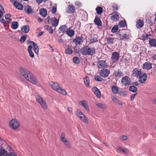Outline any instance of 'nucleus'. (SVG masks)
Returning a JSON list of instances; mask_svg holds the SVG:
<instances>
[{"label":"nucleus","instance_id":"f257e3e1","mask_svg":"<svg viewBox=\"0 0 156 156\" xmlns=\"http://www.w3.org/2000/svg\"><path fill=\"white\" fill-rule=\"evenodd\" d=\"M19 69L21 74L27 80L38 86H40V84L38 83L37 80L30 71L22 67H20Z\"/></svg>","mask_w":156,"mask_h":156},{"label":"nucleus","instance_id":"f03ea898","mask_svg":"<svg viewBox=\"0 0 156 156\" xmlns=\"http://www.w3.org/2000/svg\"><path fill=\"white\" fill-rule=\"evenodd\" d=\"M49 85L53 90L57 92L58 93L61 94L63 95H67V94L66 90L63 89L60 86L59 83H58L50 82L49 83Z\"/></svg>","mask_w":156,"mask_h":156},{"label":"nucleus","instance_id":"7ed1b4c3","mask_svg":"<svg viewBox=\"0 0 156 156\" xmlns=\"http://www.w3.org/2000/svg\"><path fill=\"white\" fill-rule=\"evenodd\" d=\"M81 51L83 55L92 56L95 53L96 50L93 48H90L88 46H84L81 49Z\"/></svg>","mask_w":156,"mask_h":156},{"label":"nucleus","instance_id":"20e7f679","mask_svg":"<svg viewBox=\"0 0 156 156\" xmlns=\"http://www.w3.org/2000/svg\"><path fill=\"white\" fill-rule=\"evenodd\" d=\"M56 15L58 17V19H56L55 17L50 18V17L48 16L45 19V21L47 22L48 23L51 24L53 27H56L58 24V20L60 17L59 14H57Z\"/></svg>","mask_w":156,"mask_h":156},{"label":"nucleus","instance_id":"39448f33","mask_svg":"<svg viewBox=\"0 0 156 156\" xmlns=\"http://www.w3.org/2000/svg\"><path fill=\"white\" fill-rule=\"evenodd\" d=\"M76 116L83 122L86 123H88L87 118L83 113L80 110L77 109L76 112Z\"/></svg>","mask_w":156,"mask_h":156},{"label":"nucleus","instance_id":"423d86ee","mask_svg":"<svg viewBox=\"0 0 156 156\" xmlns=\"http://www.w3.org/2000/svg\"><path fill=\"white\" fill-rule=\"evenodd\" d=\"M20 124V122L15 119H12L9 122V126L10 127L15 130L19 128Z\"/></svg>","mask_w":156,"mask_h":156},{"label":"nucleus","instance_id":"0eeeda50","mask_svg":"<svg viewBox=\"0 0 156 156\" xmlns=\"http://www.w3.org/2000/svg\"><path fill=\"white\" fill-rule=\"evenodd\" d=\"M65 134L62 133H61L60 137V140L63 144L68 148H70L71 146L69 141L65 138Z\"/></svg>","mask_w":156,"mask_h":156},{"label":"nucleus","instance_id":"6e6552de","mask_svg":"<svg viewBox=\"0 0 156 156\" xmlns=\"http://www.w3.org/2000/svg\"><path fill=\"white\" fill-rule=\"evenodd\" d=\"M97 66L99 69H104L109 67V66L107 64L106 61L103 60L98 61L97 62Z\"/></svg>","mask_w":156,"mask_h":156},{"label":"nucleus","instance_id":"1a4fd4ad","mask_svg":"<svg viewBox=\"0 0 156 156\" xmlns=\"http://www.w3.org/2000/svg\"><path fill=\"white\" fill-rule=\"evenodd\" d=\"M130 79L127 76L123 77L121 81L122 84L125 86L129 85L131 82Z\"/></svg>","mask_w":156,"mask_h":156},{"label":"nucleus","instance_id":"9d476101","mask_svg":"<svg viewBox=\"0 0 156 156\" xmlns=\"http://www.w3.org/2000/svg\"><path fill=\"white\" fill-rule=\"evenodd\" d=\"M100 76L104 78L107 77L110 74L109 71L107 69H101L99 71Z\"/></svg>","mask_w":156,"mask_h":156},{"label":"nucleus","instance_id":"9b49d317","mask_svg":"<svg viewBox=\"0 0 156 156\" xmlns=\"http://www.w3.org/2000/svg\"><path fill=\"white\" fill-rule=\"evenodd\" d=\"M119 53L116 52H114L112 53L111 59L113 62H117L119 60Z\"/></svg>","mask_w":156,"mask_h":156},{"label":"nucleus","instance_id":"f8f14e48","mask_svg":"<svg viewBox=\"0 0 156 156\" xmlns=\"http://www.w3.org/2000/svg\"><path fill=\"white\" fill-rule=\"evenodd\" d=\"M133 75L135 77H138L141 75V70L139 68H136L132 72Z\"/></svg>","mask_w":156,"mask_h":156},{"label":"nucleus","instance_id":"ddd939ff","mask_svg":"<svg viewBox=\"0 0 156 156\" xmlns=\"http://www.w3.org/2000/svg\"><path fill=\"white\" fill-rule=\"evenodd\" d=\"M142 68L146 70H149L152 68V64L149 62H145L142 66Z\"/></svg>","mask_w":156,"mask_h":156},{"label":"nucleus","instance_id":"4468645a","mask_svg":"<svg viewBox=\"0 0 156 156\" xmlns=\"http://www.w3.org/2000/svg\"><path fill=\"white\" fill-rule=\"evenodd\" d=\"M91 90L98 98H101V92L97 87H93Z\"/></svg>","mask_w":156,"mask_h":156},{"label":"nucleus","instance_id":"2eb2a0df","mask_svg":"<svg viewBox=\"0 0 156 156\" xmlns=\"http://www.w3.org/2000/svg\"><path fill=\"white\" fill-rule=\"evenodd\" d=\"M138 81L140 83H144L146 80L147 76L146 73H144L142 75H141L139 77Z\"/></svg>","mask_w":156,"mask_h":156},{"label":"nucleus","instance_id":"dca6fc26","mask_svg":"<svg viewBox=\"0 0 156 156\" xmlns=\"http://www.w3.org/2000/svg\"><path fill=\"white\" fill-rule=\"evenodd\" d=\"M83 42V38L82 37H76L73 41V42L76 46L81 44Z\"/></svg>","mask_w":156,"mask_h":156},{"label":"nucleus","instance_id":"f3484780","mask_svg":"<svg viewBox=\"0 0 156 156\" xmlns=\"http://www.w3.org/2000/svg\"><path fill=\"white\" fill-rule=\"evenodd\" d=\"M111 15V19L112 21L116 22L119 20V16L117 12H115L112 13Z\"/></svg>","mask_w":156,"mask_h":156},{"label":"nucleus","instance_id":"a211bd4d","mask_svg":"<svg viewBox=\"0 0 156 156\" xmlns=\"http://www.w3.org/2000/svg\"><path fill=\"white\" fill-rule=\"evenodd\" d=\"M24 10L28 14H32L34 13L33 9L30 6L28 5L25 6Z\"/></svg>","mask_w":156,"mask_h":156},{"label":"nucleus","instance_id":"6ab92c4d","mask_svg":"<svg viewBox=\"0 0 156 156\" xmlns=\"http://www.w3.org/2000/svg\"><path fill=\"white\" fill-rule=\"evenodd\" d=\"M75 11L74 6L72 5H69L67 8L66 12L68 13H73Z\"/></svg>","mask_w":156,"mask_h":156},{"label":"nucleus","instance_id":"aec40b11","mask_svg":"<svg viewBox=\"0 0 156 156\" xmlns=\"http://www.w3.org/2000/svg\"><path fill=\"white\" fill-rule=\"evenodd\" d=\"M79 104L83 107L86 110L88 111H89V109L86 101L85 100L80 101L79 102Z\"/></svg>","mask_w":156,"mask_h":156},{"label":"nucleus","instance_id":"412c9836","mask_svg":"<svg viewBox=\"0 0 156 156\" xmlns=\"http://www.w3.org/2000/svg\"><path fill=\"white\" fill-rule=\"evenodd\" d=\"M29 43L30 45H33L34 52L37 55H38L39 53V48L37 45L33 41H30Z\"/></svg>","mask_w":156,"mask_h":156},{"label":"nucleus","instance_id":"4be33fe9","mask_svg":"<svg viewBox=\"0 0 156 156\" xmlns=\"http://www.w3.org/2000/svg\"><path fill=\"white\" fill-rule=\"evenodd\" d=\"M111 98L112 101L116 104L119 105H122V103L116 97L112 95L111 96Z\"/></svg>","mask_w":156,"mask_h":156},{"label":"nucleus","instance_id":"5701e85b","mask_svg":"<svg viewBox=\"0 0 156 156\" xmlns=\"http://www.w3.org/2000/svg\"><path fill=\"white\" fill-rule=\"evenodd\" d=\"M117 149L119 151L122 152L126 154H128L129 152V151L127 148L125 147H123V148L120 146H118L117 147Z\"/></svg>","mask_w":156,"mask_h":156},{"label":"nucleus","instance_id":"b1692460","mask_svg":"<svg viewBox=\"0 0 156 156\" xmlns=\"http://www.w3.org/2000/svg\"><path fill=\"white\" fill-rule=\"evenodd\" d=\"M144 24V22L143 20H139L136 22V26L137 28L140 29L143 27Z\"/></svg>","mask_w":156,"mask_h":156},{"label":"nucleus","instance_id":"393cba45","mask_svg":"<svg viewBox=\"0 0 156 156\" xmlns=\"http://www.w3.org/2000/svg\"><path fill=\"white\" fill-rule=\"evenodd\" d=\"M149 44L151 47H156V39L153 38H150L149 41Z\"/></svg>","mask_w":156,"mask_h":156},{"label":"nucleus","instance_id":"a878e982","mask_svg":"<svg viewBox=\"0 0 156 156\" xmlns=\"http://www.w3.org/2000/svg\"><path fill=\"white\" fill-rule=\"evenodd\" d=\"M113 75L116 77L120 78L123 76V74L120 70L115 71L113 73Z\"/></svg>","mask_w":156,"mask_h":156},{"label":"nucleus","instance_id":"bb28decb","mask_svg":"<svg viewBox=\"0 0 156 156\" xmlns=\"http://www.w3.org/2000/svg\"><path fill=\"white\" fill-rule=\"evenodd\" d=\"M68 29L67 26L65 25H63L61 26L58 29L60 33L66 32Z\"/></svg>","mask_w":156,"mask_h":156},{"label":"nucleus","instance_id":"cd10ccee","mask_svg":"<svg viewBox=\"0 0 156 156\" xmlns=\"http://www.w3.org/2000/svg\"><path fill=\"white\" fill-rule=\"evenodd\" d=\"M38 103L44 109L46 110L47 109L48 107L46 103L43 99Z\"/></svg>","mask_w":156,"mask_h":156},{"label":"nucleus","instance_id":"c85d7f7f","mask_svg":"<svg viewBox=\"0 0 156 156\" xmlns=\"http://www.w3.org/2000/svg\"><path fill=\"white\" fill-rule=\"evenodd\" d=\"M95 24L98 26H100L102 25V22L100 18L96 17L94 20Z\"/></svg>","mask_w":156,"mask_h":156},{"label":"nucleus","instance_id":"c756f323","mask_svg":"<svg viewBox=\"0 0 156 156\" xmlns=\"http://www.w3.org/2000/svg\"><path fill=\"white\" fill-rule=\"evenodd\" d=\"M32 46L31 45H29L27 48V50L29 52L30 57L32 58H33L34 56V55L32 51Z\"/></svg>","mask_w":156,"mask_h":156},{"label":"nucleus","instance_id":"7c9ffc66","mask_svg":"<svg viewBox=\"0 0 156 156\" xmlns=\"http://www.w3.org/2000/svg\"><path fill=\"white\" fill-rule=\"evenodd\" d=\"M84 82L86 86L87 87H90V80L88 77L87 76L83 78Z\"/></svg>","mask_w":156,"mask_h":156},{"label":"nucleus","instance_id":"2f4dec72","mask_svg":"<svg viewBox=\"0 0 156 156\" xmlns=\"http://www.w3.org/2000/svg\"><path fill=\"white\" fill-rule=\"evenodd\" d=\"M29 30V27L28 26L24 25L22 26L21 28L22 31L25 33H27Z\"/></svg>","mask_w":156,"mask_h":156},{"label":"nucleus","instance_id":"473e14b6","mask_svg":"<svg viewBox=\"0 0 156 156\" xmlns=\"http://www.w3.org/2000/svg\"><path fill=\"white\" fill-rule=\"evenodd\" d=\"M66 33L70 37H72L74 35L75 32L73 30L68 29Z\"/></svg>","mask_w":156,"mask_h":156},{"label":"nucleus","instance_id":"72a5a7b5","mask_svg":"<svg viewBox=\"0 0 156 156\" xmlns=\"http://www.w3.org/2000/svg\"><path fill=\"white\" fill-rule=\"evenodd\" d=\"M40 14L44 17L46 16L47 15V10L44 9H41L40 10Z\"/></svg>","mask_w":156,"mask_h":156},{"label":"nucleus","instance_id":"f704fd0d","mask_svg":"<svg viewBox=\"0 0 156 156\" xmlns=\"http://www.w3.org/2000/svg\"><path fill=\"white\" fill-rule=\"evenodd\" d=\"M111 89L112 92L114 94H117L118 93L119 89L116 86L113 85L111 87Z\"/></svg>","mask_w":156,"mask_h":156},{"label":"nucleus","instance_id":"c9c22d12","mask_svg":"<svg viewBox=\"0 0 156 156\" xmlns=\"http://www.w3.org/2000/svg\"><path fill=\"white\" fill-rule=\"evenodd\" d=\"M13 5L18 9L22 10L23 9V6L20 3L18 2L15 3Z\"/></svg>","mask_w":156,"mask_h":156},{"label":"nucleus","instance_id":"e433bc0d","mask_svg":"<svg viewBox=\"0 0 156 156\" xmlns=\"http://www.w3.org/2000/svg\"><path fill=\"white\" fill-rule=\"evenodd\" d=\"M65 52L66 54H72L73 53V51L71 47L69 46H68L67 48L65 49Z\"/></svg>","mask_w":156,"mask_h":156},{"label":"nucleus","instance_id":"4c0bfd02","mask_svg":"<svg viewBox=\"0 0 156 156\" xmlns=\"http://www.w3.org/2000/svg\"><path fill=\"white\" fill-rule=\"evenodd\" d=\"M97 106L100 108L105 109L107 108V105L104 104L99 103L96 104Z\"/></svg>","mask_w":156,"mask_h":156},{"label":"nucleus","instance_id":"58836bf2","mask_svg":"<svg viewBox=\"0 0 156 156\" xmlns=\"http://www.w3.org/2000/svg\"><path fill=\"white\" fill-rule=\"evenodd\" d=\"M107 42L109 44H113L115 40L114 38L109 37L106 38Z\"/></svg>","mask_w":156,"mask_h":156},{"label":"nucleus","instance_id":"ea45409f","mask_svg":"<svg viewBox=\"0 0 156 156\" xmlns=\"http://www.w3.org/2000/svg\"><path fill=\"white\" fill-rule=\"evenodd\" d=\"M35 98L36 101L37 103H39L43 100L42 98L38 94H37L35 95Z\"/></svg>","mask_w":156,"mask_h":156},{"label":"nucleus","instance_id":"a19ab883","mask_svg":"<svg viewBox=\"0 0 156 156\" xmlns=\"http://www.w3.org/2000/svg\"><path fill=\"white\" fill-rule=\"evenodd\" d=\"M11 28L13 29H16L18 27V23L17 22H13L12 23Z\"/></svg>","mask_w":156,"mask_h":156},{"label":"nucleus","instance_id":"79ce46f5","mask_svg":"<svg viewBox=\"0 0 156 156\" xmlns=\"http://www.w3.org/2000/svg\"><path fill=\"white\" fill-rule=\"evenodd\" d=\"M95 10L97 13L99 15L101 14L103 11L102 8L100 7H98L96 8Z\"/></svg>","mask_w":156,"mask_h":156},{"label":"nucleus","instance_id":"37998d69","mask_svg":"<svg viewBox=\"0 0 156 156\" xmlns=\"http://www.w3.org/2000/svg\"><path fill=\"white\" fill-rule=\"evenodd\" d=\"M129 89L130 91L133 92H135L137 91V88L134 86H130Z\"/></svg>","mask_w":156,"mask_h":156},{"label":"nucleus","instance_id":"c03bdc74","mask_svg":"<svg viewBox=\"0 0 156 156\" xmlns=\"http://www.w3.org/2000/svg\"><path fill=\"white\" fill-rule=\"evenodd\" d=\"M44 27L48 31L50 34H52L53 33V30L51 27L48 25H45Z\"/></svg>","mask_w":156,"mask_h":156},{"label":"nucleus","instance_id":"a18cd8bd","mask_svg":"<svg viewBox=\"0 0 156 156\" xmlns=\"http://www.w3.org/2000/svg\"><path fill=\"white\" fill-rule=\"evenodd\" d=\"M7 152L4 148H1L0 150V156H5Z\"/></svg>","mask_w":156,"mask_h":156},{"label":"nucleus","instance_id":"49530a36","mask_svg":"<svg viewBox=\"0 0 156 156\" xmlns=\"http://www.w3.org/2000/svg\"><path fill=\"white\" fill-rule=\"evenodd\" d=\"M4 13V9L3 6L0 4V18L2 17L3 14Z\"/></svg>","mask_w":156,"mask_h":156},{"label":"nucleus","instance_id":"de8ad7c7","mask_svg":"<svg viewBox=\"0 0 156 156\" xmlns=\"http://www.w3.org/2000/svg\"><path fill=\"white\" fill-rule=\"evenodd\" d=\"M118 25L114 26L112 28L111 32L113 33H116L118 30Z\"/></svg>","mask_w":156,"mask_h":156},{"label":"nucleus","instance_id":"09e8293b","mask_svg":"<svg viewBox=\"0 0 156 156\" xmlns=\"http://www.w3.org/2000/svg\"><path fill=\"white\" fill-rule=\"evenodd\" d=\"M120 27H123L126 26V23L125 20L121 21L119 23Z\"/></svg>","mask_w":156,"mask_h":156},{"label":"nucleus","instance_id":"8fccbe9b","mask_svg":"<svg viewBox=\"0 0 156 156\" xmlns=\"http://www.w3.org/2000/svg\"><path fill=\"white\" fill-rule=\"evenodd\" d=\"M129 39V36L126 34H123L122 40L126 41Z\"/></svg>","mask_w":156,"mask_h":156},{"label":"nucleus","instance_id":"3c124183","mask_svg":"<svg viewBox=\"0 0 156 156\" xmlns=\"http://www.w3.org/2000/svg\"><path fill=\"white\" fill-rule=\"evenodd\" d=\"M95 80L97 81H101L103 79L99 75H96L94 76Z\"/></svg>","mask_w":156,"mask_h":156},{"label":"nucleus","instance_id":"603ef678","mask_svg":"<svg viewBox=\"0 0 156 156\" xmlns=\"http://www.w3.org/2000/svg\"><path fill=\"white\" fill-rule=\"evenodd\" d=\"M73 62L76 64H78L80 62V60L78 57H74L73 59Z\"/></svg>","mask_w":156,"mask_h":156},{"label":"nucleus","instance_id":"864d4df0","mask_svg":"<svg viewBox=\"0 0 156 156\" xmlns=\"http://www.w3.org/2000/svg\"><path fill=\"white\" fill-rule=\"evenodd\" d=\"M119 95L121 96H125L127 95V93L125 91H121L118 92V93Z\"/></svg>","mask_w":156,"mask_h":156},{"label":"nucleus","instance_id":"5fc2aeb1","mask_svg":"<svg viewBox=\"0 0 156 156\" xmlns=\"http://www.w3.org/2000/svg\"><path fill=\"white\" fill-rule=\"evenodd\" d=\"M27 37V36L26 35H25L24 36H22L20 39V41L23 43L24 42V41H25Z\"/></svg>","mask_w":156,"mask_h":156},{"label":"nucleus","instance_id":"6e6d98bb","mask_svg":"<svg viewBox=\"0 0 156 156\" xmlns=\"http://www.w3.org/2000/svg\"><path fill=\"white\" fill-rule=\"evenodd\" d=\"M75 5L77 6L78 8L82 6V4L81 2L76 1L75 3Z\"/></svg>","mask_w":156,"mask_h":156},{"label":"nucleus","instance_id":"4d7b16f0","mask_svg":"<svg viewBox=\"0 0 156 156\" xmlns=\"http://www.w3.org/2000/svg\"><path fill=\"white\" fill-rule=\"evenodd\" d=\"M6 156H17L16 154L14 152H11L9 153Z\"/></svg>","mask_w":156,"mask_h":156},{"label":"nucleus","instance_id":"13d9d810","mask_svg":"<svg viewBox=\"0 0 156 156\" xmlns=\"http://www.w3.org/2000/svg\"><path fill=\"white\" fill-rule=\"evenodd\" d=\"M123 34H120L119 32H118L117 34V37L120 38V40H122V37Z\"/></svg>","mask_w":156,"mask_h":156},{"label":"nucleus","instance_id":"bf43d9fd","mask_svg":"<svg viewBox=\"0 0 156 156\" xmlns=\"http://www.w3.org/2000/svg\"><path fill=\"white\" fill-rule=\"evenodd\" d=\"M137 93H136L135 94H132L130 95V100L131 101H133V100L135 96L137 95Z\"/></svg>","mask_w":156,"mask_h":156},{"label":"nucleus","instance_id":"052dcab7","mask_svg":"<svg viewBox=\"0 0 156 156\" xmlns=\"http://www.w3.org/2000/svg\"><path fill=\"white\" fill-rule=\"evenodd\" d=\"M67 110L68 111L70 114H73V109L72 108L68 107L67 108Z\"/></svg>","mask_w":156,"mask_h":156},{"label":"nucleus","instance_id":"680f3d73","mask_svg":"<svg viewBox=\"0 0 156 156\" xmlns=\"http://www.w3.org/2000/svg\"><path fill=\"white\" fill-rule=\"evenodd\" d=\"M128 138V137L126 136H122L120 137V139L122 140H126Z\"/></svg>","mask_w":156,"mask_h":156},{"label":"nucleus","instance_id":"e2e57ef3","mask_svg":"<svg viewBox=\"0 0 156 156\" xmlns=\"http://www.w3.org/2000/svg\"><path fill=\"white\" fill-rule=\"evenodd\" d=\"M56 7H54L52 8L51 9V12L53 14H55L56 11Z\"/></svg>","mask_w":156,"mask_h":156},{"label":"nucleus","instance_id":"0e129e2a","mask_svg":"<svg viewBox=\"0 0 156 156\" xmlns=\"http://www.w3.org/2000/svg\"><path fill=\"white\" fill-rule=\"evenodd\" d=\"M112 7L114 9L117 10L118 9L117 8V5H116L115 4H113L112 5Z\"/></svg>","mask_w":156,"mask_h":156},{"label":"nucleus","instance_id":"69168bd1","mask_svg":"<svg viewBox=\"0 0 156 156\" xmlns=\"http://www.w3.org/2000/svg\"><path fill=\"white\" fill-rule=\"evenodd\" d=\"M11 17V15L10 14H7L5 15V19L6 20H9Z\"/></svg>","mask_w":156,"mask_h":156},{"label":"nucleus","instance_id":"338daca9","mask_svg":"<svg viewBox=\"0 0 156 156\" xmlns=\"http://www.w3.org/2000/svg\"><path fill=\"white\" fill-rule=\"evenodd\" d=\"M152 58L154 60H156V54H154L152 55Z\"/></svg>","mask_w":156,"mask_h":156},{"label":"nucleus","instance_id":"774afa93","mask_svg":"<svg viewBox=\"0 0 156 156\" xmlns=\"http://www.w3.org/2000/svg\"><path fill=\"white\" fill-rule=\"evenodd\" d=\"M152 102L153 104L156 105V98L153 100Z\"/></svg>","mask_w":156,"mask_h":156}]
</instances>
